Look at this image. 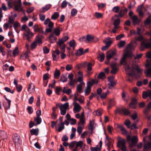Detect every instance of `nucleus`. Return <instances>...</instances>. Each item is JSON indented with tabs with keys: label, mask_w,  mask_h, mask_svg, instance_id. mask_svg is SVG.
<instances>
[{
	"label": "nucleus",
	"mask_w": 151,
	"mask_h": 151,
	"mask_svg": "<svg viewBox=\"0 0 151 151\" xmlns=\"http://www.w3.org/2000/svg\"><path fill=\"white\" fill-rule=\"evenodd\" d=\"M127 139L128 142H129L130 141H131V143L129 144V147H131L135 146L138 141V137L135 136H133L131 138L130 136L128 135L127 136Z\"/></svg>",
	"instance_id": "f257e3e1"
},
{
	"label": "nucleus",
	"mask_w": 151,
	"mask_h": 151,
	"mask_svg": "<svg viewBox=\"0 0 151 151\" xmlns=\"http://www.w3.org/2000/svg\"><path fill=\"white\" fill-rule=\"evenodd\" d=\"M14 9L18 12H21L23 10V8L21 6V0H15L13 3Z\"/></svg>",
	"instance_id": "f03ea898"
},
{
	"label": "nucleus",
	"mask_w": 151,
	"mask_h": 151,
	"mask_svg": "<svg viewBox=\"0 0 151 151\" xmlns=\"http://www.w3.org/2000/svg\"><path fill=\"white\" fill-rule=\"evenodd\" d=\"M117 146L118 147H121V150L122 151H126L127 149L125 145V140L122 139L118 142Z\"/></svg>",
	"instance_id": "7ed1b4c3"
},
{
	"label": "nucleus",
	"mask_w": 151,
	"mask_h": 151,
	"mask_svg": "<svg viewBox=\"0 0 151 151\" xmlns=\"http://www.w3.org/2000/svg\"><path fill=\"white\" fill-rule=\"evenodd\" d=\"M112 68L111 73L112 74H115L119 70L118 65L115 63H112L111 65Z\"/></svg>",
	"instance_id": "20e7f679"
},
{
	"label": "nucleus",
	"mask_w": 151,
	"mask_h": 151,
	"mask_svg": "<svg viewBox=\"0 0 151 151\" xmlns=\"http://www.w3.org/2000/svg\"><path fill=\"white\" fill-rule=\"evenodd\" d=\"M116 54V51L115 50L112 51L109 50L108 51L106 54V58L108 60V61L106 62V63H108L110 59L111 58Z\"/></svg>",
	"instance_id": "39448f33"
},
{
	"label": "nucleus",
	"mask_w": 151,
	"mask_h": 151,
	"mask_svg": "<svg viewBox=\"0 0 151 151\" xmlns=\"http://www.w3.org/2000/svg\"><path fill=\"white\" fill-rule=\"evenodd\" d=\"M60 52L58 50H56L54 51L52 53V55L53 57V60L57 61L59 58V54Z\"/></svg>",
	"instance_id": "423d86ee"
},
{
	"label": "nucleus",
	"mask_w": 151,
	"mask_h": 151,
	"mask_svg": "<svg viewBox=\"0 0 151 151\" xmlns=\"http://www.w3.org/2000/svg\"><path fill=\"white\" fill-rule=\"evenodd\" d=\"M13 139L15 146L20 144V137L17 134H15L13 135Z\"/></svg>",
	"instance_id": "0eeeda50"
},
{
	"label": "nucleus",
	"mask_w": 151,
	"mask_h": 151,
	"mask_svg": "<svg viewBox=\"0 0 151 151\" xmlns=\"http://www.w3.org/2000/svg\"><path fill=\"white\" fill-rule=\"evenodd\" d=\"M130 56V54L129 53L128 51H127L123 55V58L121 59L120 61V65H123L126 62V59L127 57Z\"/></svg>",
	"instance_id": "6e6552de"
},
{
	"label": "nucleus",
	"mask_w": 151,
	"mask_h": 151,
	"mask_svg": "<svg viewBox=\"0 0 151 151\" xmlns=\"http://www.w3.org/2000/svg\"><path fill=\"white\" fill-rule=\"evenodd\" d=\"M33 29L35 32H38L40 33L44 34L45 33V32L43 30V29L42 28H39V26L37 24H35L33 27Z\"/></svg>",
	"instance_id": "1a4fd4ad"
},
{
	"label": "nucleus",
	"mask_w": 151,
	"mask_h": 151,
	"mask_svg": "<svg viewBox=\"0 0 151 151\" xmlns=\"http://www.w3.org/2000/svg\"><path fill=\"white\" fill-rule=\"evenodd\" d=\"M114 78L113 76L109 77L108 78V81L109 82V83H108V85L109 86V88H110V87H114L116 85V82L113 80Z\"/></svg>",
	"instance_id": "9d476101"
},
{
	"label": "nucleus",
	"mask_w": 151,
	"mask_h": 151,
	"mask_svg": "<svg viewBox=\"0 0 151 151\" xmlns=\"http://www.w3.org/2000/svg\"><path fill=\"white\" fill-rule=\"evenodd\" d=\"M149 97L151 99V90H148L146 91H144L142 93V97L144 99H145L146 98Z\"/></svg>",
	"instance_id": "9b49d317"
},
{
	"label": "nucleus",
	"mask_w": 151,
	"mask_h": 151,
	"mask_svg": "<svg viewBox=\"0 0 151 151\" xmlns=\"http://www.w3.org/2000/svg\"><path fill=\"white\" fill-rule=\"evenodd\" d=\"M151 47V42L146 43L142 42L141 43V48L143 49Z\"/></svg>",
	"instance_id": "f8f14e48"
},
{
	"label": "nucleus",
	"mask_w": 151,
	"mask_h": 151,
	"mask_svg": "<svg viewBox=\"0 0 151 151\" xmlns=\"http://www.w3.org/2000/svg\"><path fill=\"white\" fill-rule=\"evenodd\" d=\"M52 5L51 4H47L45 6L42 7L40 10V12L41 13H44L46 11L50 9Z\"/></svg>",
	"instance_id": "ddd939ff"
},
{
	"label": "nucleus",
	"mask_w": 151,
	"mask_h": 151,
	"mask_svg": "<svg viewBox=\"0 0 151 151\" xmlns=\"http://www.w3.org/2000/svg\"><path fill=\"white\" fill-rule=\"evenodd\" d=\"M57 44L58 45L61 52H64L65 51V44L63 43H62V41L61 42V41H58Z\"/></svg>",
	"instance_id": "4468645a"
},
{
	"label": "nucleus",
	"mask_w": 151,
	"mask_h": 151,
	"mask_svg": "<svg viewBox=\"0 0 151 151\" xmlns=\"http://www.w3.org/2000/svg\"><path fill=\"white\" fill-rule=\"evenodd\" d=\"M81 107L78 103H75L74 104V107L73 109L76 112H79L81 110Z\"/></svg>",
	"instance_id": "2eb2a0df"
},
{
	"label": "nucleus",
	"mask_w": 151,
	"mask_h": 151,
	"mask_svg": "<svg viewBox=\"0 0 151 151\" xmlns=\"http://www.w3.org/2000/svg\"><path fill=\"white\" fill-rule=\"evenodd\" d=\"M128 11L127 9L125 8L124 9H121L119 10V14L120 17H122L124 16Z\"/></svg>",
	"instance_id": "dca6fc26"
},
{
	"label": "nucleus",
	"mask_w": 151,
	"mask_h": 151,
	"mask_svg": "<svg viewBox=\"0 0 151 151\" xmlns=\"http://www.w3.org/2000/svg\"><path fill=\"white\" fill-rule=\"evenodd\" d=\"M132 19L134 24H137L140 22V20L138 19L137 15H134L131 18Z\"/></svg>",
	"instance_id": "f3484780"
},
{
	"label": "nucleus",
	"mask_w": 151,
	"mask_h": 151,
	"mask_svg": "<svg viewBox=\"0 0 151 151\" xmlns=\"http://www.w3.org/2000/svg\"><path fill=\"white\" fill-rule=\"evenodd\" d=\"M110 139L111 140V139L109 138L108 137L106 136V140L105 141V145L106 146H113V144L112 143L111 141L110 140Z\"/></svg>",
	"instance_id": "a211bd4d"
},
{
	"label": "nucleus",
	"mask_w": 151,
	"mask_h": 151,
	"mask_svg": "<svg viewBox=\"0 0 151 151\" xmlns=\"http://www.w3.org/2000/svg\"><path fill=\"white\" fill-rule=\"evenodd\" d=\"M69 107V103L66 102L64 104H61L60 106V109H66Z\"/></svg>",
	"instance_id": "6ab92c4d"
},
{
	"label": "nucleus",
	"mask_w": 151,
	"mask_h": 151,
	"mask_svg": "<svg viewBox=\"0 0 151 151\" xmlns=\"http://www.w3.org/2000/svg\"><path fill=\"white\" fill-rule=\"evenodd\" d=\"M120 23V20L119 19H117L115 20L113 23L115 29H117L119 27V25Z\"/></svg>",
	"instance_id": "aec40b11"
},
{
	"label": "nucleus",
	"mask_w": 151,
	"mask_h": 151,
	"mask_svg": "<svg viewBox=\"0 0 151 151\" xmlns=\"http://www.w3.org/2000/svg\"><path fill=\"white\" fill-rule=\"evenodd\" d=\"M0 136L3 139H6L7 137L6 132L3 130L0 131Z\"/></svg>",
	"instance_id": "412c9836"
},
{
	"label": "nucleus",
	"mask_w": 151,
	"mask_h": 151,
	"mask_svg": "<svg viewBox=\"0 0 151 151\" xmlns=\"http://www.w3.org/2000/svg\"><path fill=\"white\" fill-rule=\"evenodd\" d=\"M5 99L8 101V106H5V104H6V102H4L3 103V105L5 109H7L10 108V106L11 105V101L8 99L7 98H5Z\"/></svg>",
	"instance_id": "4be33fe9"
},
{
	"label": "nucleus",
	"mask_w": 151,
	"mask_h": 151,
	"mask_svg": "<svg viewBox=\"0 0 151 151\" xmlns=\"http://www.w3.org/2000/svg\"><path fill=\"white\" fill-rule=\"evenodd\" d=\"M94 121H90L89 124L88 126V128L89 129H90L91 130V133L93 132V131L94 129Z\"/></svg>",
	"instance_id": "5701e85b"
},
{
	"label": "nucleus",
	"mask_w": 151,
	"mask_h": 151,
	"mask_svg": "<svg viewBox=\"0 0 151 151\" xmlns=\"http://www.w3.org/2000/svg\"><path fill=\"white\" fill-rule=\"evenodd\" d=\"M87 66V72L88 74H91L92 73H91L90 71L92 69V64L91 63H88Z\"/></svg>",
	"instance_id": "b1692460"
},
{
	"label": "nucleus",
	"mask_w": 151,
	"mask_h": 151,
	"mask_svg": "<svg viewBox=\"0 0 151 151\" xmlns=\"http://www.w3.org/2000/svg\"><path fill=\"white\" fill-rule=\"evenodd\" d=\"M136 104V99L133 98L132 99V102L129 104V106L130 107L132 108H135L134 105Z\"/></svg>",
	"instance_id": "393cba45"
},
{
	"label": "nucleus",
	"mask_w": 151,
	"mask_h": 151,
	"mask_svg": "<svg viewBox=\"0 0 151 151\" xmlns=\"http://www.w3.org/2000/svg\"><path fill=\"white\" fill-rule=\"evenodd\" d=\"M144 150L147 149L150 150L151 149V141L145 144L144 145Z\"/></svg>",
	"instance_id": "a878e982"
},
{
	"label": "nucleus",
	"mask_w": 151,
	"mask_h": 151,
	"mask_svg": "<svg viewBox=\"0 0 151 151\" xmlns=\"http://www.w3.org/2000/svg\"><path fill=\"white\" fill-rule=\"evenodd\" d=\"M83 48H80L78 49L77 52L76 53V55L77 56H81L83 54Z\"/></svg>",
	"instance_id": "bb28decb"
},
{
	"label": "nucleus",
	"mask_w": 151,
	"mask_h": 151,
	"mask_svg": "<svg viewBox=\"0 0 151 151\" xmlns=\"http://www.w3.org/2000/svg\"><path fill=\"white\" fill-rule=\"evenodd\" d=\"M38 132V129H32L30 130V132L31 135H37Z\"/></svg>",
	"instance_id": "cd10ccee"
},
{
	"label": "nucleus",
	"mask_w": 151,
	"mask_h": 151,
	"mask_svg": "<svg viewBox=\"0 0 151 151\" xmlns=\"http://www.w3.org/2000/svg\"><path fill=\"white\" fill-rule=\"evenodd\" d=\"M139 119H137V120L135 121L130 126V127L131 128V129H137V127L136 126V125L137 123L139 121Z\"/></svg>",
	"instance_id": "c85d7f7f"
},
{
	"label": "nucleus",
	"mask_w": 151,
	"mask_h": 151,
	"mask_svg": "<svg viewBox=\"0 0 151 151\" xmlns=\"http://www.w3.org/2000/svg\"><path fill=\"white\" fill-rule=\"evenodd\" d=\"M20 58L23 60H25L26 59H28L29 58V56L28 55V53L27 52H26L23 54L21 56Z\"/></svg>",
	"instance_id": "c756f323"
},
{
	"label": "nucleus",
	"mask_w": 151,
	"mask_h": 151,
	"mask_svg": "<svg viewBox=\"0 0 151 151\" xmlns=\"http://www.w3.org/2000/svg\"><path fill=\"white\" fill-rule=\"evenodd\" d=\"M85 123V121L84 118H83V115L80 118V122L78 123V125H81L84 124Z\"/></svg>",
	"instance_id": "7c9ffc66"
},
{
	"label": "nucleus",
	"mask_w": 151,
	"mask_h": 151,
	"mask_svg": "<svg viewBox=\"0 0 151 151\" xmlns=\"http://www.w3.org/2000/svg\"><path fill=\"white\" fill-rule=\"evenodd\" d=\"M91 87H90L89 86H87L85 91V95H88L91 92Z\"/></svg>",
	"instance_id": "2f4dec72"
},
{
	"label": "nucleus",
	"mask_w": 151,
	"mask_h": 151,
	"mask_svg": "<svg viewBox=\"0 0 151 151\" xmlns=\"http://www.w3.org/2000/svg\"><path fill=\"white\" fill-rule=\"evenodd\" d=\"M37 43L42 44V43L41 38L39 37V35L36 36V40L34 41Z\"/></svg>",
	"instance_id": "473e14b6"
},
{
	"label": "nucleus",
	"mask_w": 151,
	"mask_h": 151,
	"mask_svg": "<svg viewBox=\"0 0 151 151\" xmlns=\"http://www.w3.org/2000/svg\"><path fill=\"white\" fill-rule=\"evenodd\" d=\"M144 72L147 76L151 77V68L147 69Z\"/></svg>",
	"instance_id": "72a5a7b5"
},
{
	"label": "nucleus",
	"mask_w": 151,
	"mask_h": 151,
	"mask_svg": "<svg viewBox=\"0 0 151 151\" xmlns=\"http://www.w3.org/2000/svg\"><path fill=\"white\" fill-rule=\"evenodd\" d=\"M60 72L59 70H57V69H56L54 74V77L58 78L60 75Z\"/></svg>",
	"instance_id": "f704fd0d"
},
{
	"label": "nucleus",
	"mask_w": 151,
	"mask_h": 151,
	"mask_svg": "<svg viewBox=\"0 0 151 151\" xmlns=\"http://www.w3.org/2000/svg\"><path fill=\"white\" fill-rule=\"evenodd\" d=\"M34 121L36 122L37 124H40L41 122L42 119L40 117H36L34 119Z\"/></svg>",
	"instance_id": "c9c22d12"
},
{
	"label": "nucleus",
	"mask_w": 151,
	"mask_h": 151,
	"mask_svg": "<svg viewBox=\"0 0 151 151\" xmlns=\"http://www.w3.org/2000/svg\"><path fill=\"white\" fill-rule=\"evenodd\" d=\"M119 128L120 129L121 131L122 132L123 134L125 135L127 134V132L123 125H121L119 126Z\"/></svg>",
	"instance_id": "e433bc0d"
},
{
	"label": "nucleus",
	"mask_w": 151,
	"mask_h": 151,
	"mask_svg": "<svg viewBox=\"0 0 151 151\" xmlns=\"http://www.w3.org/2000/svg\"><path fill=\"white\" fill-rule=\"evenodd\" d=\"M71 90L70 89L68 88L67 90L65 87L63 88V93H66L68 95H69L71 93Z\"/></svg>",
	"instance_id": "4c0bfd02"
},
{
	"label": "nucleus",
	"mask_w": 151,
	"mask_h": 151,
	"mask_svg": "<svg viewBox=\"0 0 151 151\" xmlns=\"http://www.w3.org/2000/svg\"><path fill=\"white\" fill-rule=\"evenodd\" d=\"M58 126H59L58 129V131L59 132H61L65 128L64 123H60L58 124Z\"/></svg>",
	"instance_id": "58836bf2"
},
{
	"label": "nucleus",
	"mask_w": 151,
	"mask_h": 151,
	"mask_svg": "<svg viewBox=\"0 0 151 151\" xmlns=\"http://www.w3.org/2000/svg\"><path fill=\"white\" fill-rule=\"evenodd\" d=\"M151 22V17L149 16L147 18L144 22V24L145 25H148L150 24Z\"/></svg>",
	"instance_id": "ea45409f"
},
{
	"label": "nucleus",
	"mask_w": 151,
	"mask_h": 151,
	"mask_svg": "<svg viewBox=\"0 0 151 151\" xmlns=\"http://www.w3.org/2000/svg\"><path fill=\"white\" fill-rule=\"evenodd\" d=\"M59 14L58 12H55L51 16V19L53 20L56 19L59 16Z\"/></svg>",
	"instance_id": "a19ab883"
},
{
	"label": "nucleus",
	"mask_w": 151,
	"mask_h": 151,
	"mask_svg": "<svg viewBox=\"0 0 151 151\" xmlns=\"http://www.w3.org/2000/svg\"><path fill=\"white\" fill-rule=\"evenodd\" d=\"M125 43V41H121L118 44V46L119 48H121L124 46Z\"/></svg>",
	"instance_id": "79ce46f5"
},
{
	"label": "nucleus",
	"mask_w": 151,
	"mask_h": 151,
	"mask_svg": "<svg viewBox=\"0 0 151 151\" xmlns=\"http://www.w3.org/2000/svg\"><path fill=\"white\" fill-rule=\"evenodd\" d=\"M98 77L100 79H104L106 78L105 73L103 72H101L98 75Z\"/></svg>",
	"instance_id": "37998d69"
},
{
	"label": "nucleus",
	"mask_w": 151,
	"mask_h": 151,
	"mask_svg": "<svg viewBox=\"0 0 151 151\" xmlns=\"http://www.w3.org/2000/svg\"><path fill=\"white\" fill-rule=\"evenodd\" d=\"M122 113H123L125 115H128L130 113V112L126 108L122 109Z\"/></svg>",
	"instance_id": "c03bdc74"
},
{
	"label": "nucleus",
	"mask_w": 151,
	"mask_h": 151,
	"mask_svg": "<svg viewBox=\"0 0 151 151\" xmlns=\"http://www.w3.org/2000/svg\"><path fill=\"white\" fill-rule=\"evenodd\" d=\"M82 86L81 84H78L77 86V90L79 93H82Z\"/></svg>",
	"instance_id": "a18cd8bd"
},
{
	"label": "nucleus",
	"mask_w": 151,
	"mask_h": 151,
	"mask_svg": "<svg viewBox=\"0 0 151 151\" xmlns=\"http://www.w3.org/2000/svg\"><path fill=\"white\" fill-rule=\"evenodd\" d=\"M100 56L98 57V58L100 62H102L104 60L105 58L104 54L103 53L100 54Z\"/></svg>",
	"instance_id": "49530a36"
},
{
	"label": "nucleus",
	"mask_w": 151,
	"mask_h": 151,
	"mask_svg": "<svg viewBox=\"0 0 151 151\" xmlns=\"http://www.w3.org/2000/svg\"><path fill=\"white\" fill-rule=\"evenodd\" d=\"M68 39L69 37L68 36H65L63 37L62 39H59L58 41H61V42L62 41V43H64L65 42H66Z\"/></svg>",
	"instance_id": "de8ad7c7"
},
{
	"label": "nucleus",
	"mask_w": 151,
	"mask_h": 151,
	"mask_svg": "<svg viewBox=\"0 0 151 151\" xmlns=\"http://www.w3.org/2000/svg\"><path fill=\"white\" fill-rule=\"evenodd\" d=\"M127 74H128L129 75L128 76L129 77L131 76L132 77L133 76L135 75V73L133 69H132L131 72H129L127 71Z\"/></svg>",
	"instance_id": "09e8293b"
},
{
	"label": "nucleus",
	"mask_w": 151,
	"mask_h": 151,
	"mask_svg": "<svg viewBox=\"0 0 151 151\" xmlns=\"http://www.w3.org/2000/svg\"><path fill=\"white\" fill-rule=\"evenodd\" d=\"M95 15L96 18L98 19L100 18L103 16V14L102 13L98 12H95Z\"/></svg>",
	"instance_id": "8fccbe9b"
},
{
	"label": "nucleus",
	"mask_w": 151,
	"mask_h": 151,
	"mask_svg": "<svg viewBox=\"0 0 151 151\" xmlns=\"http://www.w3.org/2000/svg\"><path fill=\"white\" fill-rule=\"evenodd\" d=\"M119 7L118 6L114 7L112 9L113 12L115 13H117L119 12Z\"/></svg>",
	"instance_id": "3c124183"
},
{
	"label": "nucleus",
	"mask_w": 151,
	"mask_h": 151,
	"mask_svg": "<svg viewBox=\"0 0 151 151\" xmlns=\"http://www.w3.org/2000/svg\"><path fill=\"white\" fill-rule=\"evenodd\" d=\"M94 39V36L91 35H87L86 36V40L88 42L91 41Z\"/></svg>",
	"instance_id": "603ef678"
},
{
	"label": "nucleus",
	"mask_w": 151,
	"mask_h": 151,
	"mask_svg": "<svg viewBox=\"0 0 151 151\" xmlns=\"http://www.w3.org/2000/svg\"><path fill=\"white\" fill-rule=\"evenodd\" d=\"M124 124L128 128H130L131 122L129 119H127L125 121Z\"/></svg>",
	"instance_id": "864d4df0"
},
{
	"label": "nucleus",
	"mask_w": 151,
	"mask_h": 151,
	"mask_svg": "<svg viewBox=\"0 0 151 151\" xmlns=\"http://www.w3.org/2000/svg\"><path fill=\"white\" fill-rule=\"evenodd\" d=\"M77 13V11L75 9H73L71 12V15L73 17L75 16Z\"/></svg>",
	"instance_id": "5fc2aeb1"
},
{
	"label": "nucleus",
	"mask_w": 151,
	"mask_h": 151,
	"mask_svg": "<svg viewBox=\"0 0 151 151\" xmlns=\"http://www.w3.org/2000/svg\"><path fill=\"white\" fill-rule=\"evenodd\" d=\"M19 52L18 47H17L13 51V56H15L16 55L18 54Z\"/></svg>",
	"instance_id": "6e6d98bb"
},
{
	"label": "nucleus",
	"mask_w": 151,
	"mask_h": 151,
	"mask_svg": "<svg viewBox=\"0 0 151 151\" xmlns=\"http://www.w3.org/2000/svg\"><path fill=\"white\" fill-rule=\"evenodd\" d=\"M53 32L57 36H58L60 34V31L59 29L57 28L54 30Z\"/></svg>",
	"instance_id": "4d7b16f0"
},
{
	"label": "nucleus",
	"mask_w": 151,
	"mask_h": 151,
	"mask_svg": "<svg viewBox=\"0 0 151 151\" xmlns=\"http://www.w3.org/2000/svg\"><path fill=\"white\" fill-rule=\"evenodd\" d=\"M75 43V42L74 40L71 41L69 42L70 47L74 48L76 47Z\"/></svg>",
	"instance_id": "13d9d810"
},
{
	"label": "nucleus",
	"mask_w": 151,
	"mask_h": 151,
	"mask_svg": "<svg viewBox=\"0 0 151 151\" xmlns=\"http://www.w3.org/2000/svg\"><path fill=\"white\" fill-rule=\"evenodd\" d=\"M103 42L104 43H105L106 45L108 47H109L112 43V42L111 40L107 41L106 40H104Z\"/></svg>",
	"instance_id": "bf43d9fd"
},
{
	"label": "nucleus",
	"mask_w": 151,
	"mask_h": 151,
	"mask_svg": "<svg viewBox=\"0 0 151 151\" xmlns=\"http://www.w3.org/2000/svg\"><path fill=\"white\" fill-rule=\"evenodd\" d=\"M101 150V148L99 147L96 146L95 147H91V151H97L98 150Z\"/></svg>",
	"instance_id": "052dcab7"
},
{
	"label": "nucleus",
	"mask_w": 151,
	"mask_h": 151,
	"mask_svg": "<svg viewBox=\"0 0 151 151\" xmlns=\"http://www.w3.org/2000/svg\"><path fill=\"white\" fill-rule=\"evenodd\" d=\"M73 68V66L72 65L68 64L66 65L65 69L67 71H69L71 70Z\"/></svg>",
	"instance_id": "680f3d73"
},
{
	"label": "nucleus",
	"mask_w": 151,
	"mask_h": 151,
	"mask_svg": "<svg viewBox=\"0 0 151 151\" xmlns=\"http://www.w3.org/2000/svg\"><path fill=\"white\" fill-rule=\"evenodd\" d=\"M69 121L70 122V123L71 125H74L76 123V120L73 118H71Z\"/></svg>",
	"instance_id": "e2e57ef3"
},
{
	"label": "nucleus",
	"mask_w": 151,
	"mask_h": 151,
	"mask_svg": "<svg viewBox=\"0 0 151 151\" xmlns=\"http://www.w3.org/2000/svg\"><path fill=\"white\" fill-rule=\"evenodd\" d=\"M108 91H107L105 93H102L100 95L101 98L102 99H104L106 97L107 93H108Z\"/></svg>",
	"instance_id": "0e129e2a"
},
{
	"label": "nucleus",
	"mask_w": 151,
	"mask_h": 151,
	"mask_svg": "<svg viewBox=\"0 0 151 151\" xmlns=\"http://www.w3.org/2000/svg\"><path fill=\"white\" fill-rule=\"evenodd\" d=\"M68 78L66 76H63L61 77L60 78V81L63 83L67 81Z\"/></svg>",
	"instance_id": "69168bd1"
},
{
	"label": "nucleus",
	"mask_w": 151,
	"mask_h": 151,
	"mask_svg": "<svg viewBox=\"0 0 151 151\" xmlns=\"http://www.w3.org/2000/svg\"><path fill=\"white\" fill-rule=\"evenodd\" d=\"M83 129V127L81 126H78L77 129V132L79 134H80L82 132Z\"/></svg>",
	"instance_id": "338daca9"
},
{
	"label": "nucleus",
	"mask_w": 151,
	"mask_h": 151,
	"mask_svg": "<svg viewBox=\"0 0 151 151\" xmlns=\"http://www.w3.org/2000/svg\"><path fill=\"white\" fill-rule=\"evenodd\" d=\"M122 109H117L115 110V113L116 114H122Z\"/></svg>",
	"instance_id": "774afa93"
}]
</instances>
